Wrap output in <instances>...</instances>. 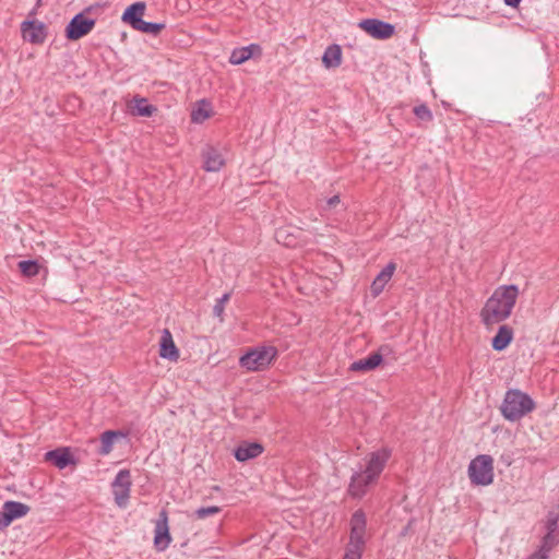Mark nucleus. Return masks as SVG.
I'll list each match as a JSON object with an SVG mask.
<instances>
[{
    "instance_id": "7ed1b4c3",
    "label": "nucleus",
    "mask_w": 559,
    "mask_h": 559,
    "mask_svg": "<svg viewBox=\"0 0 559 559\" xmlns=\"http://www.w3.org/2000/svg\"><path fill=\"white\" fill-rule=\"evenodd\" d=\"M535 407V402L527 393L510 389L506 392L500 412L507 420L518 421L533 412Z\"/></svg>"
},
{
    "instance_id": "2eb2a0df",
    "label": "nucleus",
    "mask_w": 559,
    "mask_h": 559,
    "mask_svg": "<svg viewBox=\"0 0 559 559\" xmlns=\"http://www.w3.org/2000/svg\"><path fill=\"white\" fill-rule=\"evenodd\" d=\"M128 108L133 116L139 117H151L156 111V107L148 104L146 98L140 96H134L130 100Z\"/></svg>"
},
{
    "instance_id": "39448f33",
    "label": "nucleus",
    "mask_w": 559,
    "mask_h": 559,
    "mask_svg": "<svg viewBox=\"0 0 559 559\" xmlns=\"http://www.w3.org/2000/svg\"><path fill=\"white\" fill-rule=\"evenodd\" d=\"M471 483L477 486L490 485L493 480V460L490 455L480 454L468 465Z\"/></svg>"
},
{
    "instance_id": "f8f14e48",
    "label": "nucleus",
    "mask_w": 559,
    "mask_h": 559,
    "mask_svg": "<svg viewBox=\"0 0 559 559\" xmlns=\"http://www.w3.org/2000/svg\"><path fill=\"white\" fill-rule=\"evenodd\" d=\"M203 158L206 171H218L225 164L223 154L213 146H207L203 151Z\"/></svg>"
},
{
    "instance_id": "72a5a7b5",
    "label": "nucleus",
    "mask_w": 559,
    "mask_h": 559,
    "mask_svg": "<svg viewBox=\"0 0 559 559\" xmlns=\"http://www.w3.org/2000/svg\"><path fill=\"white\" fill-rule=\"evenodd\" d=\"M558 522L559 521H549V520H546L545 522V528L548 533H559V526H558Z\"/></svg>"
},
{
    "instance_id": "4468645a",
    "label": "nucleus",
    "mask_w": 559,
    "mask_h": 559,
    "mask_svg": "<svg viewBox=\"0 0 559 559\" xmlns=\"http://www.w3.org/2000/svg\"><path fill=\"white\" fill-rule=\"evenodd\" d=\"M255 55H261V47L257 44H251L246 47L236 48L230 53L229 62L231 64H241Z\"/></svg>"
},
{
    "instance_id": "423d86ee",
    "label": "nucleus",
    "mask_w": 559,
    "mask_h": 559,
    "mask_svg": "<svg viewBox=\"0 0 559 559\" xmlns=\"http://www.w3.org/2000/svg\"><path fill=\"white\" fill-rule=\"evenodd\" d=\"M370 534L366 530V515L361 510L352 515V559H360Z\"/></svg>"
},
{
    "instance_id": "a211bd4d",
    "label": "nucleus",
    "mask_w": 559,
    "mask_h": 559,
    "mask_svg": "<svg viewBox=\"0 0 559 559\" xmlns=\"http://www.w3.org/2000/svg\"><path fill=\"white\" fill-rule=\"evenodd\" d=\"M263 451V448L259 443H242L235 451V457L239 462H245L250 459L259 456Z\"/></svg>"
},
{
    "instance_id": "473e14b6",
    "label": "nucleus",
    "mask_w": 559,
    "mask_h": 559,
    "mask_svg": "<svg viewBox=\"0 0 559 559\" xmlns=\"http://www.w3.org/2000/svg\"><path fill=\"white\" fill-rule=\"evenodd\" d=\"M11 523L12 521L8 516L7 511L2 509L0 511V530L8 527Z\"/></svg>"
},
{
    "instance_id": "c9c22d12",
    "label": "nucleus",
    "mask_w": 559,
    "mask_h": 559,
    "mask_svg": "<svg viewBox=\"0 0 559 559\" xmlns=\"http://www.w3.org/2000/svg\"><path fill=\"white\" fill-rule=\"evenodd\" d=\"M546 520H549V521H559V512L557 511H549L548 514H547V518Z\"/></svg>"
},
{
    "instance_id": "ddd939ff",
    "label": "nucleus",
    "mask_w": 559,
    "mask_h": 559,
    "mask_svg": "<svg viewBox=\"0 0 559 559\" xmlns=\"http://www.w3.org/2000/svg\"><path fill=\"white\" fill-rule=\"evenodd\" d=\"M159 355L162 358L176 361L179 358V352L174 343L171 333L165 329L160 337Z\"/></svg>"
},
{
    "instance_id": "f3484780",
    "label": "nucleus",
    "mask_w": 559,
    "mask_h": 559,
    "mask_svg": "<svg viewBox=\"0 0 559 559\" xmlns=\"http://www.w3.org/2000/svg\"><path fill=\"white\" fill-rule=\"evenodd\" d=\"M144 11L145 3L135 2L126 9L122 14V21L129 23L133 28H135V25H139V23L143 20L142 15L144 14Z\"/></svg>"
},
{
    "instance_id": "f03ea898",
    "label": "nucleus",
    "mask_w": 559,
    "mask_h": 559,
    "mask_svg": "<svg viewBox=\"0 0 559 559\" xmlns=\"http://www.w3.org/2000/svg\"><path fill=\"white\" fill-rule=\"evenodd\" d=\"M389 457L388 450L370 453L365 468L352 475V498H360L367 492L368 487L373 485L382 473Z\"/></svg>"
},
{
    "instance_id": "c756f323",
    "label": "nucleus",
    "mask_w": 559,
    "mask_h": 559,
    "mask_svg": "<svg viewBox=\"0 0 559 559\" xmlns=\"http://www.w3.org/2000/svg\"><path fill=\"white\" fill-rule=\"evenodd\" d=\"M19 267L22 273L29 276L35 275L38 271L37 264L33 261H21Z\"/></svg>"
},
{
    "instance_id": "a878e982",
    "label": "nucleus",
    "mask_w": 559,
    "mask_h": 559,
    "mask_svg": "<svg viewBox=\"0 0 559 559\" xmlns=\"http://www.w3.org/2000/svg\"><path fill=\"white\" fill-rule=\"evenodd\" d=\"M118 437V433L112 430L105 431L100 437V449L99 453L102 455H107L111 452L112 445L115 443L116 438Z\"/></svg>"
},
{
    "instance_id": "4be33fe9",
    "label": "nucleus",
    "mask_w": 559,
    "mask_h": 559,
    "mask_svg": "<svg viewBox=\"0 0 559 559\" xmlns=\"http://www.w3.org/2000/svg\"><path fill=\"white\" fill-rule=\"evenodd\" d=\"M212 116V107L209 102L202 99L197 103L191 112V120L194 123H202Z\"/></svg>"
},
{
    "instance_id": "6ab92c4d",
    "label": "nucleus",
    "mask_w": 559,
    "mask_h": 559,
    "mask_svg": "<svg viewBox=\"0 0 559 559\" xmlns=\"http://www.w3.org/2000/svg\"><path fill=\"white\" fill-rule=\"evenodd\" d=\"M46 460L62 469L73 463V457L67 449H57L46 453Z\"/></svg>"
},
{
    "instance_id": "c85d7f7f",
    "label": "nucleus",
    "mask_w": 559,
    "mask_h": 559,
    "mask_svg": "<svg viewBox=\"0 0 559 559\" xmlns=\"http://www.w3.org/2000/svg\"><path fill=\"white\" fill-rule=\"evenodd\" d=\"M413 112L423 121H431L433 118L431 110L425 104L415 106Z\"/></svg>"
},
{
    "instance_id": "2f4dec72",
    "label": "nucleus",
    "mask_w": 559,
    "mask_h": 559,
    "mask_svg": "<svg viewBox=\"0 0 559 559\" xmlns=\"http://www.w3.org/2000/svg\"><path fill=\"white\" fill-rule=\"evenodd\" d=\"M219 512V508L218 507H203V508H199L197 511H195V514L199 519H205L207 516H211V515H214L216 513Z\"/></svg>"
},
{
    "instance_id": "58836bf2",
    "label": "nucleus",
    "mask_w": 559,
    "mask_h": 559,
    "mask_svg": "<svg viewBox=\"0 0 559 559\" xmlns=\"http://www.w3.org/2000/svg\"><path fill=\"white\" fill-rule=\"evenodd\" d=\"M349 558V551L346 550L345 554H344V558L343 559H348Z\"/></svg>"
},
{
    "instance_id": "b1692460",
    "label": "nucleus",
    "mask_w": 559,
    "mask_h": 559,
    "mask_svg": "<svg viewBox=\"0 0 559 559\" xmlns=\"http://www.w3.org/2000/svg\"><path fill=\"white\" fill-rule=\"evenodd\" d=\"M342 59V50L337 45H332L326 48L323 53L322 62L326 68L338 67Z\"/></svg>"
},
{
    "instance_id": "9b49d317",
    "label": "nucleus",
    "mask_w": 559,
    "mask_h": 559,
    "mask_svg": "<svg viewBox=\"0 0 559 559\" xmlns=\"http://www.w3.org/2000/svg\"><path fill=\"white\" fill-rule=\"evenodd\" d=\"M395 270H396V263L389 262L381 270V272L376 276V278L373 280V282L371 283V286H370V293L373 297L379 296L383 292L385 285L392 278Z\"/></svg>"
},
{
    "instance_id": "cd10ccee",
    "label": "nucleus",
    "mask_w": 559,
    "mask_h": 559,
    "mask_svg": "<svg viewBox=\"0 0 559 559\" xmlns=\"http://www.w3.org/2000/svg\"><path fill=\"white\" fill-rule=\"evenodd\" d=\"M275 239L278 243H283L286 247L295 246V237L290 234H288V230L286 228H278L275 231Z\"/></svg>"
},
{
    "instance_id": "e433bc0d",
    "label": "nucleus",
    "mask_w": 559,
    "mask_h": 559,
    "mask_svg": "<svg viewBox=\"0 0 559 559\" xmlns=\"http://www.w3.org/2000/svg\"><path fill=\"white\" fill-rule=\"evenodd\" d=\"M528 559H548L547 556H543L542 554L535 551L532 554Z\"/></svg>"
},
{
    "instance_id": "6e6552de",
    "label": "nucleus",
    "mask_w": 559,
    "mask_h": 559,
    "mask_svg": "<svg viewBox=\"0 0 559 559\" xmlns=\"http://www.w3.org/2000/svg\"><path fill=\"white\" fill-rule=\"evenodd\" d=\"M358 26L377 39H388L394 34V26L378 19H366Z\"/></svg>"
},
{
    "instance_id": "20e7f679",
    "label": "nucleus",
    "mask_w": 559,
    "mask_h": 559,
    "mask_svg": "<svg viewBox=\"0 0 559 559\" xmlns=\"http://www.w3.org/2000/svg\"><path fill=\"white\" fill-rule=\"evenodd\" d=\"M277 350L274 346H261L250 349L242 355L239 364L248 371H260L267 368L276 357Z\"/></svg>"
},
{
    "instance_id": "412c9836",
    "label": "nucleus",
    "mask_w": 559,
    "mask_h": 559,
    "mask_svg": "<svg viewBox=\"0 0 559 559\" xmlns=\"http://www.w3.org/2000/svg\"><path fill=\"white\" fill-rule=\"evenodd\" d=\"M382 361L379 353H373L369 357L352 362V371H370L377 368Z\"/></svg>"
},
{
    "instance_id": "bb28decb",
    "label": "nucleus",
    "mask_w": 559,
    "mask_h": 559,
    "mask_svg": "<svg viewBox=\"0 0 559 559\" xmlns=\"http://www.w3.org/2000/svg\"><path fill=\"white\" fill-rule=\"evenodd\" d=\"M163 28L164 24L145 22L142 20L139 25H135L134 29L146 34L157 35Z\"/></svg>"
},
{
    "instance_id": "7c9ffc66",
    "label": "nucleus",
    "mask_w": 559,
    "mask_h": 559,
    "mask_svg": "<svg viewBox=\"0 0 559 559\" xmlns=\"http://www.w3.org/2000/svg\"><path fill=\"white\" fill-rule=\"evenodd\" d=\"M230 294H224L219 299H217L214 308L213 313L214 316L221 318L224 312L225 304L229 300Z\"/></svg>"
},
{
    "instance_id": "dca6fc26",
    "label": "nucleus",
    "mask_w": 559,
    "mask_h": 559,
    "mask_svg": "<svg viewBox=\"0 0 559 559\" xmlns=\"http://www.w3.org/2000/svg\"><path fill=\"white\" fill-rule=\"evenodd\" d=\"M513 329L507 324L499 326L497 334L493 336L491 345L497 352L506 349L513 340Z\"/></svg>"
},
{
    "instance_id": "f704fd0d",
    "label": "nucleus",
    "mask_w": 559,
    "mask_h": 559,
    "mask_svg": "<svg viewBox=\"0 0 559 559\" xmlns=\"http://www.w3.org/2000/svg\"><path fill=\"white\" fill-rule=\"evenodd\" d=\"M338 203H340V197L334 195V197L330 198L329 200H326L325 206H323V210L325 211L328 209H332V207L336 206Z\"/></svg>"
},
{
    "instance_id": "1a4fd4ad",
    "label": "nucleus",
    "mask_w": 559,
    "mask_h": 559,
    "mask_svg": "<svg viewBox=\"0 0 559 559\" xmlns=\"http://www.w3.org/2000/svg\"><path fill=\"white\" fill-rule=\"evenodd\" d=\"M95 25L93 19H88L83 14H76L67 26V37L71 40L80 39L88 34Z\"/></svg>"
},
{
    "instance_id": "4c0bfd02",
    "label": "nucleus",
    "mask_w": 559,
    "mask_h": 559,
    "mask_svg": "<svg viewBox=\"0 0 559 559\" xmlns=\"http://www.w3.org/2000/svg\"><path fill=\"white\" fill-rule=\"evenodd\" d=\"M521 0H504L506 4L510 5V7H518V4L520 3Z\"/></svg>"
},
{
    "instance_id": "f257e3e1",
    "label": "nucleus",
    "mask_w": 559,
    "mask_h": 559,
    "mask_svg": "<svg viewBox=\"0 0 559 559\" xmlns=\"http://www.w3.org/2000/svg\"><path fill=\"white\" fill-rule=\"evenodd\" d=\"M519 294V287L513 284L502 285L495 289L479 313L481 323L486 329H492L511 316Z\"/></svg>"
},
{
    "instance_id": "393cba45",
    "label": "nucleus",
    "mask_w": 559,
    "mask_h": 559,
    "mask_svg": "<svg viewBox=\"0 0 559 559\" xmlns=\"http://www.w3.org/2000/svg\"><path fill=\"white\" fill-rule=\"evenodd\" d=\"M559 544V533H548L546 532L545 536L542 538V544L537 550V552L543 556H547L549 559L550 551Z\"/></svg>"
},
{
    "instance_id": "9d476101",
    "label": "nucleus",
    "mask_w": 559,
    "mask_h": 559,
    "mask_svg": "<svg viewBox=\"0 0 559 559\" xmlns=\"http://www.w3.org/2000/svg\"><path fill=\"white\" fill-rule=\"evenodd\" d=\"M22 34L24 39L32 44H41L47 36L46 26L39 21L23 22Z\"/></svg>"
},
{
    "instance_id": "0eeeda50",
    "label": "nucleus",
    "mask_w": 559,
    "mask_h": 559,
    "mask_svg": "<svg viewBox=\"0 0 559 559\" xmlns=\"http://www.w3.org/2000/svg\"><path fill=\"white\" fill-rule=\"evenodd\" d=\"M131 485L132 481L130 471H119L111 484L115 502L119 508H126L128 506Z\"/></svg>"
},
{
    "instance_id": "aec40b11",
    "label": "nucleus",
    "mask_w": 559,
    "mask_h": 559,
    "mask_svg": "<svg viewBox=\"0 0 559 559\" xmlns=\"http://www.w3.org/2000/svg\"><path fill=\"white\" fill-rule=\"evenodd\" d=\"M171 538L168 532L167 519L165 516L163 522H158L156 524L154 544L158 550H165Z\"/></svg>"
},
{
    "instance_id": "5701e85b",
    "label": "nucleus",
    "mask_w": 559,
    "mask_h": 559,
    "mask_svg": "<svg viewBox=\"0 0 559 559\" xmlns=\"http://www.w3.org/2000/svg\"><path fill=\"white\" fill-rule=\"evenodd\" d=\"M3 510L7 511L8 516L13 522L16 519L23 518L29 511V508L17 501H5L3 503Z\"/></svg>"
}]
</instances>
